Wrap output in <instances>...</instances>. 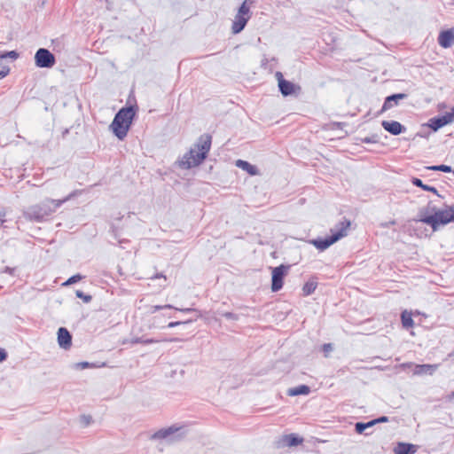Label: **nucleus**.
<instances>
[{
  "label": "nucleus",
  "mask_w": 454,
  "mask_h": 454,
  "mask_svg": "<svg viewBox=\"0 0 454 454\" xmlns=\"http://www.w3.org/2000/svg\"><path fill=\"white\" fill-rule=\"evenodd\" d=\"M438 364H418L414 372L416 374H430L432 375L437 369Z\"/></svg>",
  "instance_id": "aec40b11"
},
{
  "label": "nucleus",
  "mask_w": 454,
  "mask_h": 454,
  "mask_svg": "<svg viewBox=\"0 0 454 454\" xmlns=\"http://www.w3.org/2000/svg\"><path fill=\"white\" fill-rule=\"evenodd\" d=\"M310 393V387L307 385H300L295 387L289 388L287 395L289 396H296L300 395H309Z\"/></svg>",
  "instance_id": "412c9836"
},
{
  "label": "nucleus",
  "mask_w": 454,
  "mask_h": 454,
  "mask_svg": "<svg viewBox=\"0 0 454 454\" xmlns=\"http://www.w3.org/2000/svg\"><path fill=\"white\" fill-rule=\"evenodd\" d=\"M182 340H183L180 339V338H170V339L156 340V339H153V338L145 339L144 337H136V338L131 339L130 342L132 344L141 343V344L146 345V344H152V343H158V342H160V341L179 342V341H182Z\"/></svg>",
  "instance_id": "4468645a"
},
{
  "label": "nucleus",
  "mask_w": 454,
  "mask_h": 454,
  "mask_svg": "<svg viewBox=\"0 0 454 454\" xmlns=\"http://www.w3.org/2000/svg\"><path fill=\"white\" fill-rule=\"evenodd\" d=\"M163 278L164 279H166V276L163 273H157L154 276H153L151 278L155 279V278Z\"/></svg>",
  "instance_id": "79ce46f5"
},
{
  "label": "nucleus",
  "mask_w": 454,
  "mask_h": 454,
  "mask_svg": "<svg viewBox=\"0 0 454 454\" xmlns=\"http://www.w3.org/2000/svg\"><path fill=\"white\" fill-rule=\"evenodd\" d=\"M176 309V310H179V311H182V312H192V311H195L196 310L195 309H192V308L177 309V308H175L174 306H172L170 304H167V305H163V306H160V305L150 306L149 312L150 313H155L158 310H160V309Z\"/></svg>",
  "instance_id": "4be33fe9"
},
{
  "label": "nucleus",
  "mask_w": 454,
  "mask_h": 454,
  "mask_svg": "<svg viewBox=\"0 0 454 454\" xmlns=\"http://www.w3.org/2000/svg\"><path fill=\"white\" fill-rule=\"evenodd\" d=\"M285 442L288 446H297L303 442V439L291 434L285 436Z\"/></svg>",
  "instance_id": "a878e982"
},
{
  "label": "nucleus",
  "mask_w": 454,
  "mask_h": 454,
  "mask_svg": "<svg viewBox=\"0 0 454 454\" xmlns=\"http://www.w3.org/2000/svg\"><path fill=\"white\" fill-rule=\"evenodd\" d=\"M10 72V68L8 67H2L0 68V79L5 77Z\"/></svg>",
  "instance_id": "72a5a7b5"
},
{
  "label": "nucleus",
  "mask_w": 454,
  "mask_h": 454,
  "mask_svg": "<svg viewBox=\"0 0 454 454\" xmlns=\"http://www.w3.org/2000/svg\"><path fill=\"white\" fill-rule=\"evenodd\" d=\"M454 121L452 114L450 112L446 113L442 116L434 117L429 120L428 126L434 131L438 130L440 128L450 124Z\"/></svg>",
  "instance_id": "6e6552de"
},
{
  "label": "nucleus",
  "mask_w": 454,
  "mask_h": 454,
  "mask_svg": "<svg viewBox=\"0 0 454 454\" xmlns=\"http://www.w3.org/2000/svg\"><path fill=\"white\" fill-rule=\"evenodd\" d=\"M281 94L285 97L300 94L301 88L286 79H281L278 84Z\"/></svg>",
  "instance_id": "0eeeda50"
},
{
  "label": "nucleus",
  "mask_w": 454,
  "mask_h": 454,
  "mask_svg": "<svg viewBox=\"0 0 454 454\" xmlns=\"http://www.w3.org/2000/svg\"><path fill=\"white\" fill-rule=\"evenodd\" d=\"M341 239V235H331L325 239H316L310 240V243L319 251H324L332 246L333 243Z\"/></svg>",
  "instance_id": "1a4fd4ad"
},
{
  "label": "nucleus",
  "mask_w": 454,
  "mask_h": 454,
  "mask_svg": "<svg viewBox=\"0 0 454 454\" xmlns=\"http://www.w3.org/2000/svg\"><path fill=\"white\" fill-rule=\"evenodd\" d=\"M407 98V95L404 93L393 94L386 98L384 104L381 108V112H385L388 109H391L395 106H397L399 100L404 99Z\"/></svg>",
  "instance_id": "f8f14e48"
},
{
  "label": "nucleus",
  "mask_w": 454,
  "mask_h": 454,
  "mask_svg": "<svg viewBox=\"0 0 454 454\" xmlns=\"http://www.w3.org/2000/svg\"><path fill=\"white\" fill-rule=\"evenodd\" d=\"M377 424L378 423H384V422H387L388 421V418L386 417V416H382V417H380L378 419H375Z\"/></svg>",
  "instance_id": "58836bf2"
},
{
  "label": "nucleus",
  "mask_w": 454,
  "mask_h": 454,
  "mask_svg": "<svg viewBox=\"0 0 454 454\" xmlns=\"http://www.w3.org/2000/svg\"><path fill=\"white\" fill-rule=\"evenodd\" d=\"M81 420L85 426H88L90 423L91 417L83 415L81 417Z\"/></svg>",
  "instance_id": "c9c22d12"
},
{
  "label": "nucleus",
  "mask_w": 454,
  "mask_h": 454,
  "mask_svg": "<svg viewBox=\"0 0 454 454\" xmlns=\"http://www.w3.org/2000/svg\"><path fill=\"white\" fill-rule=\"evenodd\" d=\"M82 193V190H74V192H72L70 194H68L66 198H64L63 200H52V203H55V207H61L65 202L68 201L69 200H71L72 198L77 196V195H80Z\"/></svg>",
  "instance_id": "393cba45"
},
{
  "label": "nucleus",
  "mask_w": 454,
  "mask_h": 454,
  "mask_svg": "<svg viewBox=\"0 0 454 454\" xmlns=\"http://www.w3.org/2000/svg\"><path fill=\"white\" fill-rule=\"evenodd\" d=\"M430 205L427 206V207L425 209V211L428 212L430 210Z\"/></svg>",
  "instance_id": "3c124183"
},
{
  "label": "nucleus",
  "mask_w": 454,
  "mask_h": 454,
  "mask_svg": "<svg viewBox=\"0 0 454 454\" xmlns=\"http://www.w3.org/2000/svg\"><path fill=\"white\" fill-rule=\"evenodd\" d=\"M7 353L4 349L0 348V362L6 360Z\"/></svg>",
  "instance_id": "4c0bfd02"
},
{
  "label": "nucleus",
  "mask_w": 454,
  "mask_h": 454,
  "mask_svg": "<svg viewBox=\"0 0 454 454\" xmlns=\"http://www.w3.org/2000/svg\"><path fill=\"white\" fill-rule=\"evenodd\" d=\"M289 265L281 264L272 270V277H271V291L278 292L279 291L284 285V278L287 274L289 270Z\"/></svg>",
  "instance_id": "423d86ee"
},
{
  "label": "nucleus",
  "mask_w": 454,
  "mask_h": 454,
  "mask_svg": "<svg viewBox=\"0 0 454 454\" xmlns=\"http://www.w3.org/2000/svg\"><path fill=\"white\" fill-rule=\"evenodd\" d=\"M137 111V106H130L122 107L115 114L110 129L119 139L122 140L127 136Z\"/></svg>",
  "instance_id": "f03ea898"
},
{
  "label": "nucleus",
  "mask_w": 454,
  "mask_h": 454,
  "mask_svg": "<svg viewBox=\"0 0 454 454\" xmlns=\"http://www.w3.org/2000/svg\"><path fill=\"white\" fill-rule=\"evenodd\" d=\"M427 168L429 169V170L442 171V172H445V173L452 172V168H451L450 166L443 165V164L430 166V167H427Z\"/></svg>",
  "instance_id": "cd10ccee"
},
{
  "label": "nucleus",
  "mask_w": 454,
  "mask_h": 454,
  "mask_svg": "<svg viewBox=\"0 0 454 454\" xmlns=\"http://www.w3.org/2000/svg\"><path fill=\"white\" fill-rule=\"evenodd\" d=\"M434 211L433 215H427L424 214V210L419 213V221L427 224H429L434 231L437 230L439 225L447 224L450 222H454V208L452 207H447L445 209Z\"/></svg>",
  "instance_id": "20e7f679"
},
{
  "label": "nucleus",
  "mask_w": 454,
  "mask_h": 454,
  "mask_svg": "<svg viewBox=\"0 0 454 454\" xmlns=\"http://www.w3.org/2000/svg\"><path fill=\"white\" fill-rule=\"evenodd\" d=\"M395 223H396L395 220H392V221H390V222H388V223H381V226H382V227H384V228H387V227H389L390 225H394V224H395Z\"/></svg>",
  "instance_id": "a19ab883"
},
{
  "label": "nucleus",
  "mask_w": 454,
  "mask_h": 454,
  "mask_svg": "<svg viewBox=\"0 0 454 454\" xmlns=\"http://www.w3.org/2000/svg\"><path fill=\"white\" fill-rule=\"evenodd\" d=\"M6 58L17 59L19 58V53L16 51H6V52L0 54V59H6Z\"/></svg>",
  "instance_id": "c756f323"
},
{
  "label": "nucleus",
  "mask_w": 454,
  "mask_h": 454,
  "mask_svg": "<svg viewBox=\"0 0 454 454\" xmlns=\"http://www.w3.org/2000/svg\"><path fill=\"white\" fill-rule=\"evenodd\" d=\"M75 294L78 298L82 299V301L86 303L90 302L92 299V297L90 294H85L82 291L77 290L75 292Z\"/></svg>",
  "instance_id": "7c9ffc66"
},
{
  "label": "nucleus",
  "mask_w": 454,
  "mask_h": 454,
  "mask_svg": "<svg viewBox=\"0 0 454 454\" xmlns=\"http://www.w3.org/2000/svg\"><path fill=\"white\" fill-rule=\"evenodd\" d=\"M385 130L392 135H399L405 130V128L396 121H383L381 123Z\"/></svg>",
  "instance_id": "ddd939ff"
},
{
  "label": "nucleus",
  "mask_w": 454,
  "mask_h": 454,
  "mask_svg": "<svg viewBox=\"0 0 454 454\" xmlns=\"http://www.w3.org/2000/svg\"><path fill=\"white\" fill-rule=\"evenodd\" d=\"M376 424H377V422H376V420H375V419H372V420H371V421H369V422L365 423L366 429H367V428H369V427H372V426H374V425H376Z\"/></svg>",
  "instance_id": "37998d69"
},
{
  "label": "nucleus",
  "mask_w": 454,
  "mask_h": 454,
  "mask_svg": "<svg viewBox=\"0 0 454 454\" xmlns=\"http://www.w3.org/2000/svg\"><path fill=\"white\" fill-rule=\"evenodd\" d=\"M395 454H413L416 452V446L411 443L399 442L395 448Z\"/></svg>",
  "instance_id": "6ab92c4d"
},
{
  "label": "nucleus",
  "mask_w": 454,
  "mask_h": 454,
  "mask_svg": "<svg viewBox=\"0 0 454 454\" xmlns=\"http://www.w3.org/2000/svg\"><path fill=\"white\" fill-rule=\"evenodd\" d=\"M58 342L65 349L69 348L72 345V336L65 327H60L58 331Z\"/></svg>",
  "instance_id": "9b49d317"
},
{
  "label": "nucleus",
  "mask_w": 454,
  "mask_h": 454,
  "mask_svg": "<svg viewBox=\"0 0 454 454\" xmlns=\"http://www.w3.org/2000/svg\"><path fill=\"white\" fill-rule=\"evenodd\" d=\"M454 398V390L447 395V399L451 401Z\"/></svg>",
  "instance_id": "de8ad7c7"
},
{
  "label": "nucleus",
  "mask_w": 454,
  "mask_h": 454,
  "mask_svg": "<svg viewBox=\"0 0 454 454\" xmlns=\"http://www.w3.org/2000/svg\"><path fill=\"white\" fill-rule=\"evenodd\" d=\"M181 429V427H177L176 425H173L171 427H168L167 428H161L155 432L152 435V439H165L168 437L169 435L178 432Z\"/></svg>",
  "instance_id": "dca6fc26"
},
{
  "label": "nucleus",
  "mask_w": 454,
  "mask_h": 454,
  "mask_svg": "<svg viewBox=\"0 0 454 454\" xmlns=\"http://www.w3.org/2000/svg\"><path fill=\"white\" fill-rule=\"evenodd\" d=\"M235 165L238 168L247 171L250 176L260 175L258 168L255 166L250 164L248 161L243 160H237Z\"/></svg>",
  "instance_id": "a211bd4d"
},
{
  "label": "nucleus",
  "mask_w": 454,
  "mask_h": 454,
  "mask_svg": "<svg viewBox=\"0 0 454 454\" xmlns=\"http://www.w3.org/2000/svg\"><path fill=\"white\" fill-rule=\"evenodd\" d=\"M82 278V277L80 274L74 275L71 278H69L63 285L69 286L71 284L80 281Z\"/></svg>",
  "instance_id": "2f4dec72"
},
{
  "label": "nucleus",
  "mask_w": 454,
  "mask_h": 454,
  "mask_svg": "<svg viewBox=\"0 0 454 454\" xmlns=\"http://www.w3.org/2000/svg\"><path fill=\"white\" fill-rule=\"evenodd\" d=\"M403 366H404V367L405 366H410V364H403Z\"/></svg>",
  "instance_id": "603ef678"
},
{
  "label": "nucleus",
  "mask_w": 454,
  "mask_h": 454,
  "mask_svg": "<svg viewBox=\"0 0 454 454\" xmlns=\"http://www.w3.org/2000/svg\"><path fill=\"white\" fill-rule=\"evenodd\" d=\"M411 184H414L415 186L420 187L424 191L431 192L436 195H439L438 191L436 190L435 187L430 186L427 184H424L423 182L418 177H412Z\"/></svg>",
  "instance_id": "5701e85b"
},
{
  "label": "nucleus",
  "mask_w": 454,
  "mask_h": 454,
  "mask_svg": "<svg viewBox=\"0 0 454 454\" xmlns=\"http://www.w3.org/2000/svg\"><path fill=\"white\" fill-rule=\"evenodd\" d=\"M363 141H364V143H372V142H374V140H372V138H370V137H365V138H364V139H363Z\"/></svg>",
  "instance_id": "09e8293b"
},
{
  "label": "nucleus",
  "mask_w": 454,
  "mask_h": 454,
  "mask_svg": "<svg viewBox=\"0 0 454 454\" xmlns=\"http://www.w3.org/2000/svg\"><path fill=\"white\" fill-rule=\"evenodd\" d=\"M36 67L41 68H51L56 63L55 56L47 49L40 48L35 55Z\"/></svg>",
  "instance_id": "39448f33"
},
{
  "label": "nucleus",
  "mask_w": 454,
  "mask_h": 454,
  "mask_svg": "<svg viewBox=\"0 0 454 454\" xmlns=\"http://www.w3.org/2000/svg\"><path fill=\"white\" fill-rule=\"evenodd\" d=\"M276 77H277V79H278V82H279V81H280L281 79H284L283 74H282V73H281V72H277V73H276Z\"/></svg>",
  "instance_id": "a18cd8bd"
},
{
  "label": "nucleus",
  "mask_w": 454,
  "mask_h": 454,
  "mask_svg": "<svg viewBox=\"0 0 454 454\" xmlns=\"http://www.w3.org/2000/svg\"><path fill=\"white\" fill-rule=\"evenodd\" d=\"M52 199H47L41 203L32 205L23 210V216L26 220L35 223L45 221L59 207H55Z\"/></svg>",
  "instance_id": "7ed1b4c3"
},
{
  "label": "nucleus",
  "mask_w": 454,
  "mask_h": 454,
  "mask_svg": "<svg viewBox=\"0 0 454 454\" xmlns=\"http://www.w3.org/2000/svg\"><path fill=\"white\" fill-rule=\"evenodd\" d=\"M14 270H15V269L6 266L4 270V272L8 273L10 275H13Z\"/></svg>",
  "instance_id": "ea45409f"
},
{
  "label": "nucleus",
  "mask_w": 454,
  "mask_h": 454,
  "mask_svg": "<svg viewBox=\"0 0 454 454\" xmlns=\"http://www.w3.org/2000/svg\"><path fill=\"white\" fill-rule=\"evenodd\" d=\"M223 317H226L227 319H231V320H238V318H239L238 315H236L232 312H225L223 314Z\"/></svg>",
  "instance_id": "f704fd0d"
},
{
  "label": "nucleus",
  "mask_w": 454,
  "mask_h": 454,
  "mask_svg": "<svg viewBox=\"0 0 454 454\" xmlns=\"http://www.w3.org/2000/svg\"><path fill=\"white\" fill-rule=\"evenodd\" d=\"M212 145V137L203 134L199 138L193 148H191L179 161L180 168L190 169L200 165L207 158Z\"/></svg>",
  "instance_id": "f257e3e1"
},
{
  "label": "nucleus",
  "mask_w": 454,
  "mask_h": 454,
  "mask_svg": "<svg viewBox=\"0 0 454 454\" xmlns=\"http://www.w3.org/2000/svg\"><path fill=\"white\" fill-rule=\"evenodd\" d=\"M401 319L403 326L406 329L412 327L414 325V321L411 317V315L407 313L406 311L402 313Z\"/></svg>",
  "instance_id": "bb28decb"
},
{
  "label": "nucleus",
  "mask_w": 454,
  "mask_h": 454,
  "mask_svg": "<svg viewBox=\"0 0 454 454\" xmlns=\"http://www.w3.org/2000/svg\"><path fill=\"white\" fill-rule=\"evenodd\" d=\"M189 322H191V320H189ZM188 323V321H185V322H180V321H176V322H170L168 325V328H172V327H175L176 325H179L181 324H186Z\"/></svg>",
  "instance_id": "e433bc0d"
},
{
  "label": "nucleus",
  "mask_w": 454,
  "mask_h": 454,
  "mask_svg": "<svg viewBox=\"0 0 454 454\" xmlns=\"http://www.w3.org/2000/svg\"><path fill=\"white\" fill-rule=\"evenodd\" d=\"M323 348H324V351H329L332 349V346H331V344H325Z\"/></svg>",
  "instance_id": "49530a36"
},
{
  "label": "nucleus",
  "mask_w": 454,
  "mask_h": 454,
  "mask_svg": "<svg viewBox=\"0 0 454 454\" xmlns=\"http://www.w3.org/2000/svg\"><path fill=\"white\" fill-rule=\"evenodd\" d=\"M349 226L350 221L346 218H343V220H341L336 224L335 230H331V232L333 235H341V238H343L347 235V231Z\"/></svg>",
  "instance_id": "f3484780"
},
{
  "label": "nucleus",
  "mask_w": 454,
  "mask_h": 454,
  "mask_svg": "<svg viewBox=\"0 0 454 454\" xmlns=\"http://www.w3.org/2000/svg\"><path fill=\"white\" fill-rule=\"evenodd\" d=\"M317 281H315L313 279L307 281L302 287V294L304 296L310 295L311 294H313L315 292V290L317 289Z\"/></svg>",
  "instance_id": "b1692460"
},
{
  "label": "nucleus",
  "mask_w": 454,
  "mask_h": 454,
  "mask_svg": "<svg viewBox=\"0 0 454 454\" xmlns=\"http://www.w3.org/2000/svg\"><path fill=\"white\" fill-rule=\"evenodd\" d=\"M79 365L82 367V368H86L89 366V363L87 362H83V363H81L79 364Z\"/></svg>",
  "instance_id": "8fccbe9b"
},
{
  "label": "nucleus",
  "mask_w": 454,
  "mask_h": 454,
  "mask_svg": "<svg viewBox=\"0 0 454 454\" xmlns=\"http://www.w3.org/2000/svg\"><path fill=\"white\" fill-rule=\"evenodd\" d=\"M437 42L439 45L444 49L454 45V28L442 30L439 33Z\"/></svg>",
  "instance_id": "9d476101"
},
{
  "label": "nucleus",
  "mask_w": 454,
  "mask_h": 454,
  "mask_svg": "<svg viewBox=\"0 0 454 454\" xmlns=\"http://www.w3.org/2000/svg\"><path fill=\"white\" fill-rule=\"evenodd\" d=\"M5 212L3 210V211H0V222L1 223H4L5 222Z\"/></svg>",
  "instance_id": "c03bdc74"
},
{
  "label": "nucleus",
  "mask_w": 454,
  "mask_h": 454,
  "mask_svg": "<svg viewBox=\"0 0 454 454\" xmlns=\"http://www.w3.org/2000/svg\"><path fill=\"white\" fill-rule=\"evenodd\" d=\"M355 428H356V432L357 434H363L364 432V430L366 429L365 423L357 422L355 426Z\"/></svg>",
  "instance_id": "473e14b6"
},
{
  "label": "nucleus",
  "mask_w": 454,
  "mask_h": 454,
  "mask_svg": "<svg viewBox=\"0 0 454 454\" xmlns=\"http://www.w3.org/2000/svg\"><path fill=\"white\" fill-rule=\"evenodd\" d=\"M250 16H242L239 14H236L235 19L232 22L231 30L233 34L240 33L244 27H246Z\"/></svg>",
  "instance_id": "2eb2a0df"
},
{
  "label": "nucleus",
  "mask_w": 454,
  "mask_h": 454,
  "mask_svg": "<svg viewBox=\"0 0 454 454\" xmlns=\"http://www.w3.org/2000/svg\"><path fill=\"white\" fill-rule=\"evenodd\" d=\"M242 16H250L249 15V6L247 5V0L244 1L243 4L239 8L238 13Z\"/></svg>",
  "instance_id": "c85d7f7f"
}]
</instances>
